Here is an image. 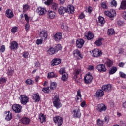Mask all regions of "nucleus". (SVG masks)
Here are the masks:
<instances>
[{
	"label": "nucleus",
	"instance_id": "7c9ffc66",
	"mask_svg": "<svg viewBox=\"0 0 126 126\" xmlns=\"http://www.w3.org/2000/svg\"><path fill=\"white\" fill-rule=\"evenodd\" d=\"M102 41H103V38H98V40L95 41L94 44H95L96 46H97V47H100V46H102L103 44Z\"/></svg>",
	"mask_w": 126,
	"mask_h": 126
},
{
	"label": "nucleus",
	"instance_id": "4468645a",
	"mask_svg": "<svg viewBox=\"0 0 126 126\" xmlns=\"http://www.w3.org/2000/svg\"><path fill=\"white\" fill-rule=\"evenodd\" d=\"M73 55L74 57H76V59L77 60H81L82 59V55H81V53H80V51L78 50V49H76L73 52Z\"/></svg>",
	"mask_w": 126,
	"mask_h": 126
},
{
	"label": "nucleus",
	"instance_id": "5fc2aeb1",
	"mask_svg": "<svg viewBox=\"0 0 126 126\" xmlns=\"http://www.w3.org/2000/svg\"><path fill=\"white\" fill-rule=\"evenodd\" d=\"M52 2H53V0H47V1L44 2V3L46 5H50Z\"/></svg>",
	"mask_w": 126,
	"mask_h": 126
},
{
	"label": "nucleus",
	"instance_id": "603ef678",
	"mask_svg": "<svg viewBox=\"0 0 126 126\" xmlns=\"http://www.w3.org/2000/svg\"><path fill=\"white\" fill-rule=\"evenodd\" d=\"M14 71V70L12 69H11L10 70L9 69L8 72V75H10V76H11V75H13Z\"/></svg>",
	"mask_w": 126,
	"mask_h": 126
},
{
	"label": "nucleus",
	"instance_id": "5701e85b",
	"mask_svg": "<svg viewBox=\"0 0 126 126\" xmlns=\"http://www.w3.org/2000/svg\"><path fill=\"white\" fill-rule=\"evenodd\" d=\"M39 36L40 38H45V39H47L48 38V33L46 31H42L40 32Z\"/></svg>",
	"mask_w": 126,
	"mask_h": 126
},
{
	"label": "nucleus",
	"instance_id": "4d7b16f0",
	"mask_svg": "<svg viewBox=\"0 0 126 126\" xmlns=\"http://www.w3.org/2000/svg\"><path fill=\"white\" fill-rule=\"evenodd\" d=\"M111 4L112 6H115L116 7L117 5V1L115 0H112L111 2Z\"/></svg>",
	"mask_w": 126,
	"mask_h": 126
},
{
	"label": "nucleus",
	"instance_id": "473e14b6",
	"mask_svg": "<svg viewBox=\"0 0 126 126\" xmlns=\"http://www.w3.org/2000/svg\"><path fill=\"white\" fill-rule=\"evenodd\" d=\"M68 78V75L67 74V73H64V74H63V75H62L61 79L63 81H66Z\"/></svg>",
	"mask_w": 126,
	"mask_h": 126
},
{
	"label": "nucleus",
	"instance_id": "49530a36",
	"mask_svg": "<svg viewBox=\"0 0 126 126\" xmlns=\"http://www.w3.org/2000/svg\"><path fill=\"white\" fill-rule=\"evenodd\" d=\"M97 125L100 126H102L104 125V121L100 119L97 120Z\"/></svg>",
	"mask_w": 126,
	"mask_h": 126
},
{
	"label": "nucleus",
	"instance_id": "0e129e2a",
	"mask_svg": "<svg viewBox=\"0 0 126 126\" xmlns=\"http://www.w3.org/2000/svg\"><path fill=\"white\" fill-rule=\"evenodd\" d=\"M85 17V15L83 13H81V14L79 16V18L80 19H83Z\"/></svg>",
	"mask_w": 126,
	"mask_h": 126
},
{
	"label": "nucleus",
	"instance_id": "79ce46f5",
	"mask_svg": "<svg viewBox=\"0 0 126 126\" xmlns=\"http://www.w3.org/2000/svg\"><path fill=\"white\" fill-rule=\"evenodd\" d=\"M62 48V46H61V44H58L54 49L55 51V52L57 53L58 51H60L61 49Z\"/></svg>",
	"mask_w": 126,
	"mask_h": 126
},
{
	"label": "nucleus",
	"instance_id": "e433bc0d",
	"mask_svg": "<svg viewBox=\"0 0 126 126\" xmlns=\"http://www.w3.org/2000/svg\"><path fill=\"white\" fill-rule=\"evenodd\" d=\"M59 7V5L56 3H53L51 5V8L53 10H57Z\"/></svg>",
	"mask_w": 126,
	"mask_h": 126
},
{
	"label": "nucleus",
	"instance_id": "9b49d317",
	"mask_svg": "<svg viewBox=\"0 0 126 126\" xmlns=\"http://www.w3.org/2000/svg\"><path fill=\"white\" fill-rule=\"evenodd\" d=\"M72 114L73 118H77L78 119H79V118L81 117V113H80V110H79V108L75 109L73 111Z\"/></svg>",
	"mask_w": 126,
	"mask_h": 126
},
{
	"label": "nucleus",
	"instance_id": "c85d7f7f",
	"mask_svg": "<svg viewBox=\"0 0 126 126\" xmlns=\"http://www.w3.org/2000/svg\"><path fill=\"white\" fill-rule=\"evenodd\" d=\"M96 97H103L104 96V91L102 90H98L96 92Z\"/></svg>",
	"mask_w": 126,
	"mask_h": 126
},
{
	"label": "nucleus",
	"instance_id": "39448f33",
	"mask_svg": "<svg viewBox=\"0 0 126 126\" xmlns=\"http://www.w3.org/2000/svg\"><path fill=\"white\" fill-rule=\"evenodd\" d=\"M116 11L115 10H110V11H105L104 15L108 16L110 18H114L116 16Z\"/></svg>",
	"mask_w": 126,
	"mask_h": 126
},
{
	"label": "nucleus",
	"instance_id": "2f4dec72",
	"mask_svg": "<svg viewBox=\"0 0 126 126\" xmlns=\"http://www.w3.org/2000/svg\"><path fill=\"white\" fill-rule=\"evenodd\" d=\"M41 123H45L46 122V116L44 114L40 113L39 115Z\"/></svg>",
	"mask_w": 126,
	"mask_h": 126
},
{
	"label": "nucleus",
	"instance_id": "dca6fc26",
	"mask_svg": "<svg viewBox=\"0 0 126 126\" xmlns=\"http://www.w3.org/2000/svg\"><path fill=\"white\" fill-rule=\"evenodd\" d=\"M84 45V40L83 39H79L76 41V46L77 48H82Z\"/></svg>",
	"mask_w": 126,
	"mask_h": 126
},
{
	"label": "nucleus",
	"instance_id": "2eb2a0df",
	"mask_svg": "<svg viewBox=\"0 0 126 126\" xmlns=\"http://www.w3.org/2000/svg\"><path fill=\"white\" fill-rule=\"evenodd\" d=\"M62 63V60L60 58H55L52 60V65H59Z\"/></svg>",
	"mask_w": 126,
	"mask_h": 126
},
{
	"label": "nucleus",
	"instance_id": "13d9d810",
	"mask_svg": "<svg viewBox=\"0 0 126 126\" xmlns=\"http://www.w3.org/2000/svg\"><path fill=\"white\" fill-rule=\"evenodd\" d=\"M119 74H120V76L122 78H126V75L123 72H120Z\"/></svg>",
	"mask_w": 126,
	"mask_h": 126
},
{
	"label": "nucleus",
	"instance_id": "aec40b11",
	"mask_svg": "<svg viewBox=\"0 0 126 126\" xmlns=\"http://www.w3.org/2000/svg\"><path fill=\"white\" fill-rule=\"evenodd\" d=\"M66 9V12L69 14L74 13V7L71 5H68Z\"/></svg>",
	"mask_w": 126,
	"mask_h": 126
},
{
	"label": "nucleus",
	"instance_id": "a19ab883",
	"mask_svg": "<svg viewBox=\"0 0 126 126\" xmlns=\"http://www.w3.org/2000/svg\"><path fill=\"white\" fill-rule=\"evenodd\" d=\"M98 21L99 23H101V24H104V23L106 22V21H105V19L102 16H99L98 17Z\"/></svg>",
	"mask_w": 126,
	"mask_h": 126
},
{
	"label": "nucleus",
	"instance_id": "864d4df0",
	"mask_svg": "<svg viewBox=\"0 0 126 126\" xmlns=\"http://www.w3.org/2000/svg\"><path fill=\"white\" fill-rule=\"evenodd\" d=\"M52 2H53V0H47V1L44 2V3L46 5H50Z\"/></svg>",
	"mask_w": 126,
	"mask_h": 126
},
{
	"label": "nucleus",
	"instance_id": "a878e982",
	"mask_svg": "<svg viewBox=\"0 0 126 126\" xmlns=\"http://www.w3.org/2000/svg\"><path fill=\"white\" fill-rule=\"evenodd\" d=\"M5 114H6L5 120L6 121H10L12 119V114L10 113V111L5 112Z\"/></svg>",
	"mask_w": 126,
	"mask_h": 126
},
{
	"label": "nucleus",
	"instance_id": "bb28decb",
	"mask_svg": "<svg viewBox=\"0 0 126 126\" xmlns=\"http://www.w3.org/2000/svg\"><path fill=\"white\" fill-rule=\"evenodd\" d=\"M58 77V74L57 73L51 72L48 73L47 77L48 78H54Z\"/></svg>",
	"mask_w": 126,
	"mask_h": 126
},
{
	"label": "nucleus",
	"instance_id": "4be33fe9",
	"mask_svg": "<svg viewBox=\"0 0 126 126\" xmlns=\"http://www.w3.org/2000/svg\"><path fill=\"white\" fill-rule=\"evenodd\" d=\"M47 15L50 19H54L56 16V13L53 11L49 10L48 11Z\"/></svg>",
	"mask_w": 126,
	"mask_h": 126
},
{
	"label": "nucleus",
	"instance_id": "f257e3e1",
	"mask_svg": "<svg viewBox=\"0 0 126 126\" xmlns=\"http://www.w3.org/2000/svg\"><path fill=\"white\" fill-rule=\"evenodd\" d=\"M53 103L54 107H55L57 109L61 108L62 107V103H61V100L59 98V95H55L53 98Z\"/></svg>",
	"mask_w": 126,
	"mask_h": 126
},
{
	"label": "nucleus",
	"instance_id": "8fccbe9b",
	"mask_svg": "<svg viewBox=\"0 0 126 126\" xmlns=\"http://www.w3.org/2000/svg\"><path fill=\"white\" fill-rule=\"evenodd\" d=\"M101 7L103 8V9H108V6H107V4L105 2H102L101 3Z\"/></svg>",
	"mask_w": 126,
	"mask_h": 126
},
{
	"label": "nucleus",
	"instance_id": "c03bdc74",
	"mask_svg": "<svg viewBox=\"0 0 126 126\" xmlns=\"http://www.w3.org/2000/svg\"><path fill=\"white\" fill-rule=\"evenodd\" d=\"M107 33L109 35H113V34H115V31L114 29H108Z\"/></svg>",
	"mask_w": 126,
	"mask_h": 126
},
{
	"label": "nucleus",
	"instance_id": "72a5a7b5",
	"mask_svg": "<svg viewBox=\"0 0 126 126\" xmlns=\"http://www.w3.org/2000/svg\"><path fill=\"white\" fill-rule=\"evenodd\" d=\"M81 97H82V96L81 95V91H80V90H78L77 91V95H76V101H78L79 100V99H81Z\"/></svg>",
	"mask_w": 126,
	"mask_h": 126
},
{
	"label": "nucleus",
	"instance_id": "0eeeda50",
	"mask_svg": "<svg viewBox=\"0 0 126 126\" xmlns=\"http://www.w3.org/2000/svg\"><path fill=\"white\" fill-rule=\"evenodd\" d=\"M93 53V57L94 58H98L99 57H101L103 55V53H102V51L99 50L98 49H95L92 51Z\"/></svg>",
	"mask_w": 126,
	"mask_h": 126
},
{
	"label": "nucleus",
	"instance_id": "6e6552de",
	"mask_svg": "<svg viewBox=\"0 0 126 126\" xmlns=\"http://www.w3.org/2000/svg\"><path fill=\"white\" fill-rule=\"evenodd\" d=\"M96 110L98 111V112H99V113L105 112V111L107 110V106L103 103L99 104L97 105Z\"/></svg>",
	"mask_w": 126,
	"mask_h": 126
},
{
	"label": "nucleus",
	"instance_id": "f704fd0d",
	"mask_svg": "<svg viewBox=\"0 0 126 126\" xmlns=\"http://www.w3.org/2000/svg\"><path fill=\"white\" fill-rule=\"evenodd\" d=\"M25 82L28 85H33V84H34V81L31 79H27Z\"/></svg>",
	"mask_w": 126,
	"mask_h": 126
},
{
	"label": "nucleus",
	"instance_id": "338daca9",
	"mask_svg": "<svg viewBox=\"0 0 126 126\" xmlns=\"http://www.w3.org/2000/svg\"><path fill=\"white\" fill-rule=\"evenodd\" d=\"M87 12H88L90 14L91 13V12H92V7L89 6L87 8Z\"/></svg>",
	"mask_w": 126,
	"mask_h": 126
},
{
	"label": "nucleus",
	"instance_id": "ddd939ff",
	"mask_svg": "<svg viewBox=\"0 0 126 126\" xmlns=\"http://www.w3.org/2000/svg\"><path fill=\"white\" fill-rule=\"evenodd\" d=\"M5 15L8 18H13L14 16V14H13V11L10 9H8L6 10Z\"/></svg>",
	"mask_w": 126,
	"mask_h": 126
},
{
	"label": "nucleus",
	"instance_id": "a211bd4d",
	"mask_svg": "<svg viewBox=\"0 0 126 126\" xmlns=\"http://www.w3.org/2000/svg\"><path fill=\"white\" fill-rule=\"evenodd\" d=\"M37 11L38 13L39 14V15H44L45 13H46V9L44 8H43L42 7H39L37 8Z\"/></svg>",
	"mask_w": 126,
	"mask_h": 126
},
{
	"label": "nucleus",
	"instance_id": "f03ea898",
	"mask_svg": "<svg viewBox=\"0 0 126 126\" xmlns=\"http://www.w3.org/2000/svg\"><path fill=\"white\" fill-rule=\"evenodd\" d=\"M79 73H80V69H76L73 73L74 79L77 83H80L82 80V79L79 77Z\"/></svg>",
	"mask_w": 126,
	"mask_h": 126
},
{
	"label": "nucleus",
	"instance_id": "6e6d98bb",
	"mask_svg": "<svg viewBox=\"0 0 126 126\" xmlns=\"http://www.w3.org/2000/svg\"><path fill=\"white\" fill-rule=\"evenodd\" d=\"M41 44H43V39H37L36 40L37 45H41Z\"/></svg>",
	"mask_w": 126,
	"mask_h": 126
},
{
	"label": "nucleus",
	"instance_id": "de8ad7c7",
	"mask_svg": "<svg viewBox=\"0 0 126 126\" xmlns=\"http://www.w3.org/2000/svg\"><path fill=\"white\" fill-rule=\"evenodd\" d=\"M59 73L62 74V75L64 73H66V72H65V69L63 68H61L59 70Z\"/></svg>",
	"mask_w": 126,
	"mask_h": 126
},
{
	"label": "nucleus",
	"instance_id": "c9c22d12",
	"mask_svg": "<svg viewBox=\"0 0 126 126\" xmlns=\"http://www.w3.org/2000/svg\"><path fill=\"white\" fill-rule=\"evenodd\" d=\"M118 70V69L116 67H112L109 72V74H114L116 73V72Z\"/></svg>",
	"mask_w": 126,
	"mask_h": 126
},
{
	"label": "nucleus",
	"instance_id": "ea45409f",
	"mask_svg": "<svg viewBox=\"0 0 126 126\" xmlns=\"http://www.w3.org/2000/svg\"><path fill=\"white\" fill-rule=\"evenodd\" d=\"M57 87V83L51 82L50 83V89H56Z\"/></svg>",
	"mask_w": 126,
	"mask_h": 126
},
{
	"label": "nucleus",
	"instance_id": "774afa93",
	"mask_svg": "<svg viewBox=\"0 0 126 126\" xmlns=\"http://www.w3.org/2000/svg\"><path fill=\"white\" fill-rule=\"evenodd\" d=\"M88 70H93L94 69V66L92 65H89L88 67Z\"/></svg>",
	"mask_w": 126,
	"mask_h": 126
},
{
	"label": "nucleus",
	"instance_id": "3c124183",
	"mask_svg": "<svg viewBox=\"0 0 126 126\" xmlns=\"http://www.w3.org/2000/svg\"><path fill=\"white\" fill-rule=\"evenodd\" d=\"M62 29H64V30H68V27L65 24H62L61 25Z\"/></svg>",
	"mask_w": 126,
	"mask_h": 126
},
{
	"label": "nucleus",
	"instance_id": "6ab92c4d",
	"mask_svg": "<svg viewBox=\"0 0 126 126\" xmlns=\"http://www.w3.org/2000/svg\"><path fill=\"white\" fill-rule=\"evenodd\" d=\"M58 12L60 15H64V13L66 12V8L61 6L59 9H58Z\"/></svg>",
	"mask_w": 126,
	"mask_h": 126
},
{
	"label": "nucleus",
	"instance_id": "e2e57ef3",
	"mask_svg": "<svg viewBox=\"0 0 126 126\" xmlns=\"http://www.w3.org/2000/svg\"><path fill=\"white\" fill-rule=\"evenodd\" d=\"M29 9V6H28V5H25L23 6L24 11H27V10H28Z\"/></svg>",
	"mask_w": 126,
	"mask_h": 126
},
{
	"label": "nucleus",
	"instance_id": "58836bf2",
	"mask_svg": "<svg viewBox=\"0 0 126 126\" xmlns=\"http://www.w3.org/2000/svg\"><path fill=\"white\" fill-rule=\"evenodd\" d=\"M55 53H56V51L53 47L50 48L48 50V53L49 54V55H54Z\"/></svg>",
	"mask_w": 126,
	"mask_h": 126
},
{
	"label": "nucleus",
	"instance_id": "09e8293b",
	"mask_svg": "<svg viewBox=\"0 0 126 126\" xmlns=\"http://www.w3.org/2000/svg\"><path fill=\"white\" fill-rule=\"evenodd\" d=\"M42 91H43L44 93H48L50 91V88L49 87L46 88H43L42 89Z\"/></svg>",
	"mask_w": 126,
	"mask_h": 126
},
{
	"label": "nucleus",
	"instance_id": "4c0bfd02",
	"mask_svg": "<svg viewBox=\"0 0 126 126\" xmlns=\"http://www.w3.org/2000/svg\"><path fill=\"white\" fill-rule=\"evenodd\" d=\"M105 63L108 67H111L113 65V61L111 60H108Z\"/></svg>",
	"mask_w": 126,
	"mask_h": 126
},
{
	"label": "nucleus",
	"instance_id": "680f3d73",
	"mask_svg": "<svg viewBox=\"0 0 126 126\" xmlns=\"http://www.w3.org/2000/svg\"><path fill=\"white\" fill-rule=\"evenodd\" d=\"M24 17H25V19L26 21H27V23H29V19H30L29 17H28V15H27V14H25L24 15Z\"/></svg>",
	"mask_w": 126,
	"mask_h": 126
},
{
	"label": "nucleus",
	"instance_id": "c756f323",
	"mask_svg": "<svg viewBox=\"0 0 126 126\" xmlns=\"http://www.w3.org/2000/svg\"><path fill=\"white\" fill-rule=\"evenodd\" d=\"M32 98L35 102H38L40 101V95L38 93L34 94L32 96Z\"/></svg>",
	"mask_w": 126,
	"mask_h": 126
},
{
	"label": "nucleus",
	"instance_id": "f8f14e48",
	"mask_svg": "<svg viewBox=\"0 0 126 126\" xmlns=\"http://www.w3.org/2000/svg\"><path fill=\"white\" fill-rule=\"evenodd\" d=\"M85 38L87 40H92L94 38V34L90 31L86 32L85 33Z\"/></svg>",
	"mask_w": 126,
	"mask_h": 126
},
{
	"label": "nucleus",
	"instance_id": "bf43d9fd",
	"mask_svg": "<svg viewBox=\"0 0 126 126\" xmlns=\"http://www.w3.org/2000/svg\"><path fill=\"white\" fill-rule=\"evenodd\" d=\"M1 53H4V51H5V46L2 45L0 49Z\"/></svg>",
	"mask_w": 126,
	"mask_h": 126
},
{
	"label": "nucleus",
	"instance_id": "f3484780",
	"mask_svg": "<svg viewBox=\"0 0 126 126\" xmlns=\"http://www.w3.org/2000/svg\"><path fill=\"white\" fill-rule=\"evenodd\" d=\"M10 48L11 50H16L18 48V43L15 41H12L10 43Z\"/></svg>",
	"mask_w": 126,
	"mask_h": 126
},
{
	"label": "nucleus",
	"instance_id": "b1692460",
	"mask_svg": "<svg viewBox=\"0 0 126 126\" xmlns=\"http://www.w3.org/2000/svg\"><path fill=\"white\" fill-rule=\"evenodd\" d=\"M21 122L24 125H28L30 123V119L27 117H24L21 119Z\"/></svg>",
	"mask_w": 126,
	"mask_h": 126
},
{
	"label": "nucleus",
	"instance_id": "393cba45",
	"mask_svg": "<svg viewBox=\"0 0 126 126\" xmlns=\"http://www.w3.org/2000/svg\"><path fill=\"white\" fill-rule=\"evenodd\" d=\"M119 9H123V10H125V9H126V0H123L121 2Z\"/></svg>",
	"mask_w": 126,
	"mask_h": 126
},
{
	"label": "nucleus",
	"instance_id": "9d476101",
	"mask_svg": "<svg viewBox=\"0 0 126 126\" xmlns=\"http://www.w3.org/2000/svg\"><path fill=\"white\" fill-rule=\"evenodd\" d=\"M96 69L99 71V72H106L107 71V68H106V66L104 64H100L96 66Z\"/></svg>",
	"mask_w": 126,
	"mask_h": 126
},
{
	"label": "nucleus",
	"instance_id": "a18cd8bd",
	"mask_svg": "<svg viewBox=\"0 0 126 126\" xmlns=\"http://www.w3.org/2000/svg\"><path fill=\"white\" fill-rule=\"evenodd\" d=\"M18 29V28H17V27H13L11 29L12 33H13V34H15V33L17 32Z\"/></svg>",
	"mask_w": 126,
	"mask_h": 126
},
{
	"label": "nucleus",
	"instance_id": "1a4fd4ad",
	"mask_svg": "<svg viewBox=\"0 0 126 126\" xmlns=\"http://www.w3.org/2000/svg\"><path fill=\"white\" fill-rule=\"evenodd\" d=\"M12 109L15 113H20L22 106L19 104H13L12 106Z\"/></svg>",
	"mask_w": 126,
	"mask_h": 126
},
{
	"label": "nucleus",
	"instance_id": "7ed1b4c3",
	"mask_svg": "<svg viewBox=\"0 0 126 126\" xmlns=\"http://www.w3.org/2000/svg\"><path fill=\"white\" fill-rule=\"evenodd\" d=\"M53 121L55 125H57L58 126H61L63 122V118L60 116H57L53 118Z\"/></svg>",
	"mask_w": 126,
	"mask_h": 126
},
{
	"label": "nucleus",
	"instance_id": "69168bd1",
	"mask_svg": "<svg viewBox=\"0 0 126 126\" xmlns=\"http://www.w3.org/2000/svg\"><path fill=\"white\" fill-rule=\"evenodd\" d=\"M81 107L82 108H84V107H85L86 106V102H85V101H83L81 102L80 104Z\"/></svg>",
	"mask_w": 126,
	"mask_h": 126
},
{
	"label": "nucleus",
	"instance_id": "052dcab7",
	"mask_svg": "<svg viewBox=\"0 0 126 126\" xmlns=\"http://www.w3.org/2000/svg\"><path fill=\"white\" fill-rule=\"evenodd\" d=\"M29 55V54L27 52L25 51L23 52V57H24V58H25L26 59H27V58H28Z\"/></svg>",
	"mask_w": 126,
	"mask_h": 126
},
{
	"label": "nucleus",
	"instance_id": "412c9836",
	"mask_svg": "<svg viewBox=\"0 0 126 126\" xmlns=\"http://www.w3.org/2000/svg\"><path fill=\"white\" fill-rule=\"evenodd\" d=\"M62 38V33L58 32L56 33L53 36V39L55 40V41H60Z\"/></svg>",
	"mask_w": 126,
	"mask_h": 126
},
{
	"label": "nucleus",
	"instance_id": "423d86ee",
	"mask_svg": "<svg viewBox=\"0 0 126 126\" xmlns=\"http://www.w3.org/2000/svg\"><path fill=\"white\" fill-rule=\"evenodd\" d=\"M93 79V77H92V75H91V74L89 73L86 74V75L85 76L84 81L86 84H89L90 83H91V82H92Z\"/></svg>",
	"mask_w": 126,
	"mask_h": 126
},
{
	"label": "nucleus",
	"instance_id": "cd10ccee",
	"mask_svg": "<svg viewBox=\"0 0 126 126\" xmlns=\"http://www.w3.org/2000/svg\"><path fill=\"white\" fill-rule=\"evenodd\" d=\"M111 88L112 86L110 84L104 85L102 87V90H104V91H109V90H111Z\"/></svg>",
	"mask_w": 126,
	"mask_h": 126
},
{
	"label": "nucleus",
	"instance_id": "20e7f679",
	"mask_svg": "<svg viewBox=\"0 0 126 126\" xmlns=\"http://www.w3.org/2000/svg\"><path fill=\"white\" fill-rule=\"evenodd\" d=\"M19 100L22 105H26L29 102V98L24 94L20 95Z\"/></svg>",
	"mask_w": 126,
	"mask_h": 126
},
{
	"label": "nucleus",
	"instance_id": "37998d69",
	"mask_svg": "<svg viewBox=\"0 0 126 126\" xmlns=\"http://www.w3.org/2000/svg\"><path fill=\"white\" fill-rule=\"evenodd\" d=\"M7 80L5 78H0V84H4V83H6Z\"/></svg>",
	"mask_w": 126,
	"mask_h": 126
}]
</instances>
